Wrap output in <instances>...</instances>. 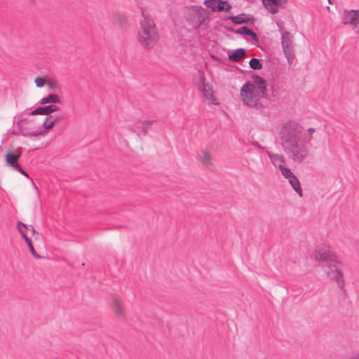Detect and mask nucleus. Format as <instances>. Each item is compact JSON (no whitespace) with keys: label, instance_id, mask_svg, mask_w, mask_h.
<instances>
[{"label":"nucleus","instance_id":"nucleus-16","mask_svg":"<svg viewBox=\"0 0 359 359\" xmlns=\"http://www.w3.org/2000/svg\"><path fill=\"white\" fill-rule=\"evenodd\" d=\"M246 55V50L243 48H239L233 51H232L231 53H228V57L230 61L233 62H240L243 60Z\"/></svg>","mask_w":359,"mask_h":359},{"label":"nucleus","instance_id":"nucleus-9","mask_svg":"<svg viewBox=\"0 0 359 359\" xmlns=\"http://www.w3.org/2000/svg\"><path fill=\"white\" fill-rule=\"evenodd\" d=\"M201 83L198 85V89L201 90L203 97L205 100H208L210 103L216 104L214 100L213 92L209 84L205 83V79L203 75L200 79Z\"/></svg>","mask_w":359,"mask_h":359},{"label":"nucleus","instance_id":"nucleus-30","mask_svg":"<svg viewBox=\"0 0 359 359\" xmlns=\"http://www.w3.org/2000/svg\"><path fill=\"white\" fill-rule=\"evenodd\" d=\"M248 27H241L237 29H236L235 31V34H244V35H246L247 34V32H248Z\"/></svg>","mask_w":359,"mask_h":359},{"label":"nucleus","instance_id":"nucleus-34","mask_svg":"<svg viewBox=\"0 0 359 359\" xmlns=\"http://www.w3.org/2000/svg\"><path fill=\"white\" fill-rule=\"evenodd\" d=\"M13 170H17V171H19L20 173H24L25 172V170L20 166V164H18V166H15Z\"/></svg>","mask_w":359,"mask_h":359},{"label":"nucleus","instance_id":"nucleus-7","mask_svg":"<svg viewBox=\"0 0 359 359\" xmlns=\"http://www.w3.org/2000/svg\"><path fill=\"white\" fill-rule=\"evenodd\" d=\"M342 23L350 26L357 33H359V10H344Z\"/></svg>","mask_w":359,"mask_h":359},{"label":"nucleus","instance_id":"nucleus-12","mask_svg":"<svg viewBox=\"0 0 359 359\" xmlns=\"http://www.w3.org/2000/svg\"><path fill=\"white\" fill-rule=\"evenodd\" d=\"M58 110L56 105L50 104L44 107H39L34 110L27 109L25 114L27 115H49Z\"/></svg>","mask_w":359,"mask_h":359},{"label":"nucleus","instance_id":"nucleus-2","mask_svg":"<svg viewBox=\"0 0 359 359\" xmlns=\"http://www.w3.org/2000/svg\"><path fill=\"white\" fill-rule=\"evenodd\" d=\"M319 266L331 280H335L340 289L344 290L345 283L343 273L340 269L341 262L337 260V255L326 245L316 246L311 255Z\"/></svg>","mask_w":359,"mask_h":359},{"label":"nucleus","instance_id":"nucleus-24","mask_svg":"<svg viewBox=\"0 0 359 359\" xmlns=\"http://www.w3.org/2000/svg\"><path fill=\"white\" fill-rule=\"evenodd\" d=\"M250 67L255 70L261 69L262 68V64L261 61L257 58H252L249 62Z\"/></svg>","mask_w":359,"mask_h":359},{"label":"nucleus","instance_id":"nucleus-40","mask_svg":"<svg viewBox=\"0 0 359 359\" xmlns=\"http://www.w3.org/2000/svg\"><path fill=\"white\" fill-rule=\"evenodd\" d=\"M252 144L257 147H260L259 143L257 142H254Z\"/></svg>","mask_w":359,"mask_h":359},{"label":"nucleus","instance_id":"nucleus-26","mask_svg":"<svg viewBox=\"0 0 359 359\" xmlns=\"http://www.w3.org/2000/svg\"><path fill=\"white\" fill-rule=\"evenodd\" d=\"M29 247V251L32 253V255L36 257V258H40L41 257L37 254V252L35 251L34 246L32 243L31 240L26 243Z\"/></svg>","mask_w":359,"mask_h":359},{"label":"nucleus","instance_id":"nucleus-29","mask_svg":"<svg viewBox=\"0 0 359 359\" xmlns=\"http://www.w3.org/2000/svg\"><path fill=\"white\" fill-rule=\"evenodd\" d=\"M21 225H22V226H24V227L26 229V230H27V231H30L32 232V234H34V233H35V229H34V226H32V225H29V226H27V225H26V224H22V222H18V226L19 227V226H20Z\"/></svg>","mask_w":359,"mask_h":359},{"label":"nucleus","instance_id":"nucleus-6","mask_svg":"<svg viewBox=\"0 0 359 359\" xmlns=\"http://www.w3.org/2000/svg\"><path fill=\"white\" fill-rule=\"evenodd\" d=\"M154 123V121H148L144 120L142 121L140 119L135 121L133 123H127L126 126V128L130 131L133 133H135L137 135L138 137H141L142 133L144 136L147 135V130L151 127V126Z\"/></svg>","mask_w":359,"mask_h":359},{"label":"nucleus","instance_id":"nucleus-35","mask_svg":"<svg viewBox=\"0 0 359 359\" xmlns=\"http://www.w3.org/2000/svg\"><path fill=\"white\" fill-rule=\"evenodd\" d=\"M347 359H359V351L349 356Z\"/></svg>","mask_w":359,"mask_h":359},{"label":"nucleus","instance_id":"nucleus-10","mask_svg":"<svg viewBox=\"0 0 359 359\" xmlns=\"http://www.w3.org/2000/svg\"><path fill=\"white\" fill-rule=\"evenodd\" d=\"M265 8L271 14L277 13L279 8H284L287 0H262Z\"/></svg>","mask_w":359,"mask_h":359},{"label":"nucleus","instance_id":"nucleus-18","mask_svg":"<svg viewBox=\"0 0 359 359\" xmlns=\"http://www.w3.org/2000/svg\"><path fill=\"white\" fill-rule=\"evenodd\" d=\"M288 182L292 187V188L294 189V191L300 196L302 197V189L301 187V184L299 182V179L295 175L294 177L291 178L290 180H288Z\"/></svg>","mask_w":359,"mask_h":359},{"label":"nucleus","instance_id":"nucleus-3","mask_svg":"<svg viewBox=\"0 0 359 359\" xmlns=\"http://www.w3.org/2000/svg\"><path fill=\"white\" fill-rule=\"evenodd\" d=\"M142 16L137 40L142 46L149 49L157 43L158 33L153 18L147 10L142 11Z\"/></svg>","mask_w":359,"mask_h":359},{"label":"nucleus","instance_id":"nucleus-33","mask_svg":"<svg viewBox=\"0 0 359 359\" xmlns=\"http://www.w3.org/2000/svg\"><path fill=\"white\" fill-rule=\"evenodd\" d=\"M41 133L39 132V133H37V132H34V133H23V135L25 136H33V137H37L38 135H41Z\"/></svg>","mask_w":359,"mask_h":359},{"label":"nucleus","instance_id":"nucleus-42","mask_svg":"<svg viewBox=\"0 0 359 359\" xmlns=\"http://www.w3.org/2000/svg\"><path fill=\"white\" fill-rule=\"evenodd\" d=\"M330 4H332L331 0H327Z\"/></svg>","mask_w":359,"mask_h":359},{"label":"nucleus","instance_id":"nucleus-31","mask_svg":"<svg viewBox=\"0 0 359 359\" xmlns=\"http://www.w3.org/2000/svg\"><path fill=\"white\" fill-rule=\"evenodd\" d=\"M18 229L22 237L25 239V242L27 243L29 241H30V239L27 237L25 231L22 230L20 226L18 227Z\"/></svg>","mask_w":359,"mask_h":359},{"label":"nucleus","instance_id":"nucleus-21","mask_svg":"<svg viewBox=\"0 0 359 359\" xmlns=\"http://www.w3.org/2000/svg\"><path fill=\"white\" fill-rule=\"evenodd\" d=\"M201 161L203 165L207 169L212 170L213 164L211 161L210 155L208 152L204 151L203 153V156L201 158Z\"/></svg>","mask_w":359,"mask_h":359},{"label":"nucleus","instance_id":"nucleus-43","mask_svg":"<svg viewBox=\"0 0 359 359\" xmlns=\"http://www.w3.org/2000/svg\"><path fill=\"white\" fill-rule=\"evenodd\" d=\"M29 1L30 2H33V1H34V0H29Z\"/></svg>","mask_w":359,"mask_h":359},{"label":"nucleus","instance_id":"nucleus-22","mask_svg":"<svg viewBox=\"0 0 359 359\" xmlns=\"http://www.w3.org/2000/svg\"><path fill=\"white\" fill-rule=\"evenodd\" d=\"M269 157L270 158L273 164L278 167L277 163H280V164L283 165L285 163V158L284 156L280 155L278 154H271L268 153Z\"/></svg>","mask_w":359,"mask_h":359},{"label":"nucleus","instance_id":"nucleus-37","mask_svg":"<svg viewBox=\"0 0 359 359\" xmlns=\"http://www.w3.org/2000/svg\"><path fill=\"white\" fill-rule=\"evenodd\" d=\"M48 86L50 89L54 90L56 88V85L53 82H48Z\"/></svg>","mask_w":359,"mask_h":359},{"label":"nucleus","instance_id":"nucleus-1","mask_svg":"<svg viewBox=\"0 0 359 359\" xmlns=\"http://www.w3.org/2000/svg\"><path fill=\"white\" fill-rule=\"evenodd\" d=\"M279 135L283 149L290 158L302 162L308 156L307 140L299 123L287 121L281 127Z\"/></svg>","mask_w":359,"mask_h":359},{"label":"nucleus","instance_id":"nucleus-23","mask_svg":"<svg viewBox=\"0 0 359 359\" xmlns=\"http://www.w3.org/2000/svg\"><path fill=\"white\" fill-rule=\"evenodd\" d=\"M278 168L279 170L280 171L282 175L287 180H290L291 178L294 177L295 175L292 172V170L284 166V165L278 164Z\"/></svg>","mask_w":359,"mask_h":359},{"label":"nucleus","instance_id":"nucleus-14","mask_svg":"<svg viewBox=\"0 0 359 359\" xmlns=\"http://www.w3.org/2000/svg\"><path fill=\"white\" fill-rule=\"evenodd\" d=\"M252 79L255 83L257 86L255 87V90H259V91L262 94V97L265 98L267 97L266 95V81L261 76L257 74H254L252 76Z\"/></svg>","mask_w":359,"mask_h":359},{"label":"nucleus","instance_id":"nucleus-27","mask_svg":"<svg viewBox=\"0 0 359 359\" xmlns=\"http://www.w3.org/2000/svg\"><path fill=\"white\" fill-rule=\"evenodd\" d=\"M35 84L38 88H42L46 83V81L44 78L37 77L35 81Z\"/></svg>","mask_w":359,"mask_h":359},{"label":"nucleus","instance_id":"nucleus-41","mask_svg":"<svg viewBox=\"0 0 359 359\" xmlns=\"http://www.w3.org/2000/svg\"><path fill=\"white\" fill-rule=\"evenodd\" d=\"M22 175H25L27 178H29L28 173L25 170V172L22 173Z\"/></svg>","mask_w":359,"mask_h":359},{"label":"nucleus","instance_id":"nucleus-39","mask_svg":"<svg viewBox=\"0 0 359 359\" xmlns=\"http://www.w3.org/2000/svg\"><path fill=\"white\" fill-rule=\"evenodd\" d=\"M315 131H316V130L313 128H310L308 129V132L311 135H312Z\"/></svg>","mask_w":359,"mask_h":359},{"label":"nucleus","instance_id":"nucleus-19","mask_svg":"<svg viewBox=\"0 0 359 359\" xmlns=\"http://www.w3.org/2000/svg\"><path fill=\"white\" fill-rule=\"evenodd\" d=\"M59 116L56 115L48 116L43 122V127L46 130L50 129L54 126L55 123L59 120Z\"/></svg>","mask_w":359,"mask_h":359},{"label":"nucleus","instance_id":"nucleus-32","mask_svg":"<svg viewBox=\"0 0 359 359\" xmlns=\"http://www.w3.org/2000/svg\"><path fill=\"white\" fill-rule=\"evenodd\" d=\"M231 5L229 3H228L227 1H226L225 5L223 6V11L228 12L231 9Z\"/></svg>","mask_w":359,"mask_h":359},{"label":"nucleus","instance_id":"nucleus-15","mask_svg":"<svg viewBox=\"0 0 359 359\" xmlns=\"http://www.w3.org/2000/svg\"><path fill=\"white\" fill-rule=\"evenodd\" d=\"M226 0H205L204 4L210 8L213 12L223 11V6L225 5Z\"/></svg>","mask_w":359,"mask_h":359},{"label":"nucleus","instance_id":"nucleus-5","mask_svg":"<svg viewBox=\"0 0 359 359\" xmlns=\"http://www.w3.org/2000/svg\"><path fill=\"white\" fill-rule=\"evenodd\" d=\"M281 46L287 62L290 65L294 58V36L290 32L285 31L282 32Z\"/></svg>","mask_w":359,"mask_h":359},{"label":"nucleus","instance_id":"nucleus-36","mask_svg":"<svg viewBox=\"0 0 359 359\" xmlns=\"http://www.w3.org/2000/svg\"><path fill=\"white\" fill-rule=\"evenodd\" d=\"M32 183L33 184V187H34V189L36 191L37 196H39V190L38 187H36V184L34 183V180L32 179Z\"/></svg>","mask_w":359,"mask_h":359},{"label":"nucleus","instance_id":"nucleus-8","mask_svg":"<svg viewBox=\"0 0 359 359\" xmlns=\"http://www.w3.org/2000/svg\"><path fill=\"white\" fill-rule=\"evenodd\" d=\"M201 6L193 5L188 8L189 13L192 15L189 20L197 26H200L205 20Z\"/></svg>","mask_w":359,"mask_h":359},{"label":"nucleus","instance_id":"nucleus-38","mask_svg":"<svg viewBox=\"0 0 359 359\" xmlns=\"http://www.w3.org/2000/svg\"><path fill=\"white\" fill-rule=\"evenodd\" d=\"M225 27V29H226L227 31L231 32H232V33H235L236 29H233V27H226H226Z\"/></svg>","mask_w":359,"mask_h":359},{"label":"nucleus","instance_id":"nucleus-28","mask_svg":"<svg viewBox=\"0 0 359 359\" xmlns=\"http://www.w3.org/2000/svg\"><path fill=\"white\" fill-rule=\"evenodd\" d=\"M246 35L250 36L255 42H259V41L257 34L249 28Z\"/></svg>","mask_w":359,"mask_h":359},{"label":"nucleus","instance_id":"nucleus-25","mask_svg":"<svg viewBox=\"0 0 359 359\" xmlns=\"http://www.w3.org/2000/svg\"><path fill=\"white\" fill-rule=\"evenodd\" d=\"M115 20L123 27L127 24L126 16L120 13H116Z\"/></svg>","mask_w":359,"mask_h":359},{"label":"nucleus","instance_id":"nucleus-4","mask_svg":"<svg viewBox=\"0 0 359 359\" xmlns=\"http://www.w3.org/2000/svg\"><path fill=\"white\" fill-rule=\"evenodd\" d=\"M241 96L244 104L257 109H262L263 105L259 102L262 94L259 90H255V86L253 83L246 82L241 88Z\"/></svg>","mask_w":359,"mask_h":359},{"label":"nucleus","instance_id":"nucleus-20","mask_svg":"<svg viewBox=\"0 0 359 359\" xmlns=\"http://www.w3.org/2000/svg\"><path fill=\"white\" fill-rule=\"evenodd\" d=\"M113 308L114 313L118 317H123L124 316V310L121 306V304L120 302V300L115 297L113 299Z\"/></svg>","mask_w":359,"mask_h":359},{"label":"nucleus","instance_id":"nucleus-11","mask_svg":"<svg viewBox=\"0 0 359 359\" xmlns=\"http://www.w3.org/2000/svg\"><path fill=\"white\" fill-rule=\"evenodd\" d=\"M22 155V148L18 147L14 151H8L5 156L6 162L11 168H14L15 166H18V160Z\"/></svg>","mask_w":359,"mask_h":359},{"label":"nucleus","instance_id":"nucleus-17","mask_svg":"<svg viewBox=\"0 0 359 359\" xmlns=\"http://www.w3.org/2000/svg\"><path fill=\"white\" fill-rule=\"evenodd\" d=\"M40 104L43 105L49 103L52 104H60V98L57 95L55 94H48V95L43 97L42 99L40 100L39 102Z\"/></svg>","mask_w":359,"mask_h":359},{"label":"nucleus","instance_id":"nucleus-13","mask_svg":"<svg viewBox=\"0 0 359 359\" xmlns=\"http://www.w3.org/2000/svg\"><path fill=\"white\" fill-rule=\"evenodd\" d=\"M224 20H230L235 25L253 24L255 20L252 15L246 13H241L236 16L230 15Z\"/></svg>","mask_w":359,"mask_h":359}]
</instances>
